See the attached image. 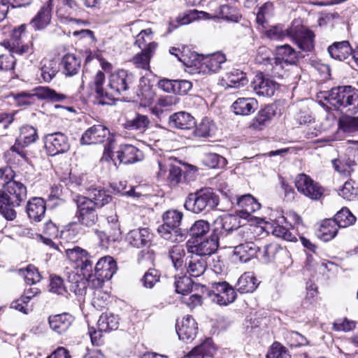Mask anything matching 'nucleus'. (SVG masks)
Masks as SVG:
<instances>
[{
    "label": "nucleus",
    "mask_w": 358,
    "mask_h": 358,
    "mask_svg": "<svg viewBox=\"0 0 358 358\" xmlns=\"http://www.w3.org/2000/svg\"><path fill=\"white\" fill-rule=\"evenodd\" d=\"M20 271L24 275L26 282L29 285L36 284L41 279L39 272L34 266L29 265L24 270L20 269Z\"/></svg>",
    "instance_id": "56"
},
{
    "label": "nucleus",
    "mask_w": 358,
    "mask_h": 358,
    "mask_svg": "<svg viewBox=\"0 0 358 358\" xmlns=\"http://www.w3.org/2000/svg\"><path fill=\"white\" fill-rule=\"evenodd\" d=\"M97 324L98 328L105 332L115 330L118 328L119 319L112 313H104L99 317Z\"/></svg>",
    "instance_id": "42"
},
{
    "label": "nucleus",
    "mask_w": 358,
    "mask_h": 358,
    "mask_svg": "<svg viewBox=\"0 0 358 358\" xmlns=\"http://www.w3.org/2000/svg\"><path fill=\"white\" fill-rule=\"evenodd\" d=\"M134 82V76L132 73L125 70H119L110 76L108 87L116 94H127Z\"/></svg>",
    "instance_id": "7"
},
{
    "label": "nucleus",
    "mask_w": 358,
    "mask_h": 358,
    "mask_svg": "<svg viewBox=\"0 0 358 358\" xmlns=\"http://www.w3.org/2000/svg\"><path fill=\"white\" fill-rule=\"evenodd\" d=\"M34 94L21 92L14 95L15 99L19 104L29 105L32 102L34 96L41 99H49L52 101H59L66 96L64 94H58L55 90L46 87H39L34 90Z\"/></svg>",
    "instance_id": "10"
},
{
    "label": "nucleus",
    "mask_w": 358,
    "mask_h": 358,
    "mask_svg": "<svg viewBox=\"0 0 358 358\" xmlns=\"http://www.w3.org/2000/svg\"><path fill=\"white\" fill-rule=\"evenodd\" d=\"M358 194V189L355 187L352 182L346 181L341 189L340 195L347 200H353Z\"/></svg>",
    "instance_id": "61"
},
{
    "label": "nucleus",
    "mask_w": 358,
    "mask_h": 358,
    "mask_svg": "<svg viewBox=\"0 0 358 358\" xmlns=\"http://www.w3.org/2000/svg\"><path fill=\"white\" fill-rule=\"evenodd\" d=\"M117 269L116 262L110 256L101 257L94 267V272L97 276L110 280Z\"/></svg>",
    "instance_id": "20"
},
{
    "label": "nucleus",
    "mask_w": 358,
    "mask_h": 358,
    "mask_svg": "<svg viewBox=\"0 0 358 358\" xmlns=\"http://www.w3.org/2000/svg\"><path fill=\"white\" fill-rule=\"evenodd\" d=\"M275 54L278 59L286 63L294 64L296 61V52L289 45H283L276 47Z\"/></svg>",
    "instance_id": "45"
},
{
    "label": "nucleus",
    "mask_w": 358,
    "mask_h": 358,
    "mask_svg": "<svg viewBox=\"0 0 358 358\" xmlns=\"http://www.w3.org/2000/svg\"><path fill=\"white\" fill-rule=\"evenodd\" d=\"M295 186L300 193L312 200H319L324 193L323 187L303 173L296 176Z\"/></svg>",
    "instance_id": "6"
},
{
    "label": "nucleus",
    "mask_w": 358,
    "mask_h": 358,
    "mask_svg": "<svg viewBox=\"0 0 358 358\" xmlns=\"http://www.w3.org/2000/svg\"><path fill=\"white\" fill-rule=\"evenodd\" d=\"M183 214L176 210L166 211L162 215L163 224L159 225L157 231L166 240L171 242H182L188 231L180 228Z\"/></svg>",
    "instance_id": "2"
},
{
    "label": "nucleus",
    "mask_w": 358,
    "mask_h": 358,
    "mask_svg": "<svg viewBox=\"0 0 358 358\" xmlns=\"http://www.w3.org/2000/svg\"><path fill=\"white\" fill-rule=\"evenodd\" d=\"M213 224V231L215 234H217L218 236L234 230H237V234L238 235L241 230H245V229L238 230L241 227L240 217L231 214L217 217L214 221Z\"/></svg>",
    "instance_id": "13"
},
{
    "label": "nucleus",
    "mask_w": 358,
    "mask_h": 358,
    "mask_svg": "<svg viewBox=\"0 0 358 358\" xmlns=\"http://www.w3.org/2000/svg\"><path fill=\"white\" fill-rule=\"evenodd\" d=\"M210 224L207 221L199 220L196 221L190 227L188 234L192 237L203 236L209 231Z\"/></svg>",
    "instance_id": "53"
},
{
    "label": "nucleus",
    "mask_w": 358,
    "mask_h": 358,
    "mask_svg": "<svg viewBox=\"0 0 358 358\" xmlns=\"http://www.w3.org/2000/svg\"><path fill=\"white\" fill-rule=\"evenodd\" d=\"M352 48L347 41L335 42L328 48L330 56L339 61L346 59L352 54Z\"/></svg>",
    "instance_id": "32"
},
{
    "label": "nucleus",
    "mask_w": 358,
    "mask_h": 358,
    "mask_svg": "<svg viewBox=\"0 0 358 358\" xmlns=\"http://www.w3.org/2000/svg\"><path fill=\"white\" fill-rule=\"evenodd\" d=\"M52 2V0H48L31 20L30 25L35 30L43 29L50 24L53 7Z\"/></svg>",
    "instance_id": "18"
},
{
    "label": "nucleus",
    "mask_w": 358,
    "mask_h": 358,
    "mask_svg": "<svg viewBox=\"0 0 358 358\" xmlns=\"http://www.w3.org/2000/svg\"><path fill=\"white\" fill-rule=\"evenodd\" d=\"M275 114L274 106L271 105L266 106L258 113L253 120L251 127L255 129L262 130L271 121Z\"/></svg>",
    "instance_id": "34"
},
{
    "label": "nucleus",
    "mask_w": 358,
    "mask_h": 358,
    "mask_svg": "<svg viewBox=\"0 0 358 358\" xmlns=\"http://www.w3.org/2000/svg\"><path fill=\"white\" fill-rule=\"evenodd\" d=\"M219 236L214 231L209 238L201 240L191 246V252L194 255H198L203 257L210 256L218 248Z\"/></svg>",
    "instance_id": "16"
},
{
    "label": "nucleus",
    "mask_w": 358,
    "mask_h": 358,
    "mask_svg": "<svg viewBox=\"0 0 358 358\" xmlns=\"http://www.w3.org/2000/svg\"><path fill=\"white\" fill-rule=\"evenodd\" d=\"M331 164L335 171L338 172L341 176L345 177L350 176L352 171V166L355 165V163L353 162L352 164H344L342 161L338 159H334L331 160Z\"/></svg>",
    "instance_id": "59"
},
{
    "label": "nucleus",
    "mask_w": 358,
    "mask_h": 358,
    "mask_svg": "<svg viewBox=\"0 0 358 358\" xmlns=\"http://www.w3.org/2000/svg\"><path fill=\"white\" fill-rule=\"evenodd\" d=\"M338 127L345 133H353L358 131V117L342 115L338 120Z\"/></svg>",
    "instance_id": "47"
},
{
    "label": "nucleus",
    "mask_w": 358,
    "mask_h": 358,
    "mask_svg": "<svg viewBox=\"0 0 358 358\" xmlns=\"http://www.w3.org/2000/svg\"><path fill=\"white\" fill-rule=\"evenodd\" d=\"M50 291L57 294H64L66 292L64 280L62 278L57 275L51 277Z\"/></svg>",
    "instance_id": "63"
},
{
    "label": "nucleus",
    "mask_w": 358,
    "mask_h": 358,
    "mask_svg": "<svg viewBox=\"0 0 358 358\" xmlns=\"http://www.w3.org/2000/svg\"><path fill=\"white\" fill-rule=\"evenodd\" d=\"M176 292L185 296L192 290V281L187 275L176 277L174 282Z\"/></svg>",
    "instance_id": "49"
},
{
    "label": "nucleus",
    "mask_w": 358,
    "mask_h": 358,
    "mask_svg": "<svg viewBox=\"0 0 358 358\" xmlns=\"http://www.w3.org/2000/svg\"><path fill=\"white\" fill-rule=\"evenodd\" d=\"M227 59L224 54L215 52L206 56L202 62L209 73H216L222 68V64L226 62Z\"/></svg>",
    "instance_id": "39"
},
{
    "label": "nucleus",
    "mask_w": 358,
    "mask_h": 358,
    "mask_svg": "<svg viewBox=\"0 0 358 358\" xmlns=\"http://www.w3.org/2000/svg\"><path fill=\"white\" fill-rule=\"evenodd\" d=\"M338 226L332 218L322 220L317 231V237L321 240L328 242L334 239L338 232Z\"/></svg>",
    "instance_id": "29"
},
{
    "label": "nucleus",
    "mask_w": 358,
    "mask_h": 358,
    "mask_svg": "<svg viewBox=\"0 0 358 358\" xmlns=\"http://www.w3.org/2000/svg\"><path fill=\"white\" fill-rule=\"evenodd\" d=\"M26 186L16 180L8 182L3 191H0V213L8 220L15 219V208L18 207L27 199Z\"/></svg>",
    "instance_id": "1"
},
{
    "label": "nucleus",
    "mask_w": 358,
    "mask_h": 358,
    "mask_svg": "<svg viewBox=\"0 0 358 358\" xmlns=\"http://www.w3.org/2000/svg\"><path fill=\"white\" fill-rule=\"evenodd\" d=\"M45 201L39 197H34L27 203L26 211L29 217L35 221L40 222L45 213Z\"/></svg>",
    "instance_id": "26"
},
{
    "label": "nucleus",
    "mask_w": 358,
    "mask_h": 358,
    "mask_svg": "<svg viewBox=\"0 0 358 358\" xmlns=\"http://www.w3.org/2000/svg\"><path fill=\"white\" fill-rule=\"evenodd\" d=\"M251 87L257 95L271 97L274 95L278 84L262 73H258L252 81Z\"/></svg>",
    "instance_id": "14"
},
{
    "label": "nucleus",
    "mask_w": 358,
    "mask_h": 358,
    "mask_svg": "<svg viewBox=\"0 0 358 358\" xmlns=\"http://www.w3.org/2000/svg\"><path fill=\"white\" fill-rule=\"evenodd\" d=\"M159 274L156 269H149L141 279L143 285L145 288L151 289L159 281Z\"/></svg>",
    "instance_id": "58"
},
{
    "label": "nucleus",
    "mask_w": 358,
    "mask_h": 358,
    "mask_svg": "<svg viewBox=\"0 0 358 358\" xmlns=\"http://www.w3.org/2000/svg\"><path fill=\"white\" fill-rule=\"evenodd\" d=\"M109 134L108 128L102 124H95L87 129L82 135L80 143L91 145L103 143Z\"/></svg>",
    "instance_id": "15"
},
{
    "label": "nucleus",
    "mask_w": 358,
    "mask_h": 358,
    "mask_svg": "<svg viewBox=\"0 0 358 358\" xmlns=\"http://www.w3.org/2000/svg\"><path fill=\"white\" fill-rule=\"evenodd\" d=\"M258 286L257 279L252 273H244L236 283L237 291L241 294L252 293Z\"/></svg>",
    "instance_id": "33"
},
{
    "label": "nucleus",
    "mask_w": 358,
    "mask_h": 358,
    "mask_svg": "<svg viewBox=\"0 0 358 358\" xmlns=\"http://www.w3.org/2000/svg\"><path fill=\"white\" fill-rule=\"evenodd\" d=\"M231 108L236 115H249L258 108V102L252 97L238 98L233 103Z\"/></svg>",
    "instance_id": "25"
},
{
    "label": "nucleus",
    "mask_w": 358,
    "mask_h": 358,
    "mask_svg": "<svg viewBox=\"0 0 358 358\" xmlns=\"http://www.w3.org/2000/svg\"><path fill=\"white\" fill-rule=\"evenodd\" d=\"M291 27L285 29H283V26L281 24L271 27L269 29L266 30V35L268 38L272 40H281L285 37H291Z\"/></svg>",
    "instance_id": "52"
},
{
    "label": "nucleus",
    "mask_w": 358,
    "mask_h": 358,
    "mask_svg": "<svg viewBox=\"0 0 358 358\" xmlns=\"http://www.w3.org/2000/svg\"><path fill=\"white\" fill-rule=\"evenodd\" d=\"M343 104L341 109H345L346 112L355 114L358 112V90L352 86L348 85L345 93L343 97Z\"/></svg>",
    "instance_id": "30"
},
{
    "label": "nucleus",
    "mask_w": 358,
    "mask_h": 358,
    "mask_svg": "<svg viewBox=\"0 0 358 358\" xmlns=\"http://www.w3.org/2000/svg\"><path fill=\"white\" fill-rule=\"evenodd\" d=\"M197 324L194 319L187 315L180 323L176 324V332L180 340L184 341H192L197 334Z\"/></svg>",
    "instance_id": "17"
},
{
    "label": "nucleus",
    "mask_w": 358,
    "mask_h": 358,
    "mask_svg": "<svg viewBox=\"0 0 358 358\" xmlns=\"http://www.w3.org/2000/svg\"><path fill=\"white\" fill-rule=\"evenodd\" d=\"M41 76L46 83H50L58 73L57 62L53 59H44L41 62Z\"/></svg>",
    "instance_id": "40"
},
{
    "label": "nucleus",
    "mask_w": 358,
    "mask_h": 358,
    "mask_svg": "<svg viewBox=\"0 0 358 358\" xmlns=\"http://www.w3.org/2000/svg\"><path fill=\"white\" fill-rule=\"evenodd\" d=\"M237 204L243 208L241 213L245 217L249 216L252 213L259 210L261 208L260 203L250 194H245L238 198Z\"/></svg>",
    "instance_id": "36"
},
{
    "label": "nucleus",
    "mask_w": 358,
    "mask_h": 358,
    "mask_svg": "<svg viewBox=\"0 0 358 358\" xmlns=\"http://www.w3.org/2000/svg\"><path fill=\"white\" fill-rule=\"evenodd\" d=\"M332 219L339 228H346L352 226L357 220L356 217L346 207H343L338 211Z\"/></svg>",
    "instance_id": "41"
},
{
    "label": "nucleus",
    "mask_w": 358,
    "mask_h": 358,
    "mask_svg": "<svg viewBox=\"0 0 358 358\" xmlns=\"http://www.w3.org/2000/svg\"><path fill=\"white\" fill-rule=\"evenodd\" d=\"M208 257H203L198 255H191L187 258L186 266L187 273L192 277L202 275L207 268Z\"/></svg>",
    "instance_id": "23"
},
{
    "label": "nucleus",
    "mask_w": 358,
    "mask_h": 358,
    "mask_svg": "<svg viewBox=\"0 0 358 358\" xmlns=\"http://www.w3.org/2000/svg\"><path fill=\"white\" fill-rule=\"evenodd\" d=\"M65 253L68 259L75 262L78 268H80L82 275L84 276H92L93 268V262L89 253L80 247L74 246L73 248L65 250Z\"/></svg>",
    "instance_id": "8"
},
{
    "label": "nucleus",
    "mask_w": 358,
    "mask_h": 358,
    "mask_svg": "<svg viewBox=\"0 0 358 358\" xmlns=\"http://www.w3.org/2000/svg\"><path fill=\"white\" fill-rule=\"evenodd\" d=\"M37 139V131L34 127L25 125L20 129V134L17 141L22 142L23 145L27 146L30 143H34Z\"/></svg>",
    "instance_id": "48"
},
{
    "label": "nucleus",
    "mask_w": 358,
    "mask_h": 358,
    "mask_svg": "<svg viewBox=\"0 0 358 358\" xmlns=\"http://www.w3.org/2000/svg\"><path fill=\"white\" fill-rule=\"evenodd\" d=\"M157 46V43H150L148 48L134 56L131 62L138 69H149L150 59L153 56Z\"/></svg>",
    "instance_id": "27"
},
{
    "label": "nucleus",
    "mask_w": 358,
    "mask_h": 358,
    "mask_svg": "<svg viewBox=\"0 0 358 358\" xmlns=\"http://www.w3.org/2000/svg\"><path fill=\"white\" fill-rule=\"evenodd\" d=\"M169 125L178 129H189L195 125L194 118L188 113H175L169 117Z\"/></svg>",
    "instance_id": "28"
},
{
    "label": "nucleus",
    "mask_w": 358,
    "mask_h": 358,
    "mask_svg": "<svg viewBox=\"0 0 358 358\" xmlns=\"http://www.w3.org/2000/svg\"><path fill=\"white\" fill-rule=\"evenodd\" d=\"M150 29L142 30L136 37L134 44L137 45L142 50L148 47L150 43H156L152 41V36Z\"/></svg>",
    "instance_id": "55"
},
{
    "label": "nucleus",
    "mask_w": 358,
    "mask_h": 358,
    "mask_svg": "<svg viewBox=\"0 0 358 358\" xmlns=\"http://www.w3.org/2000/svg\"><path fill=\"white\" fill-rule=\"evenodd\" d=\"M267 358H291V357L287 353L285 348L276 342L272 345L267 355Z\"/></svg>",
    "instance_id": "60"
},
{
    "label": "nucleus",
    "mask_w": 358,
    "mask_h": 358,
    "mask_svg": "<svg viewBox=\"0 0 358 358\" xmlns=\"http://www.w3.org/2000/svg\"><path fill=\"white\" fill-rule=\"evenodd\" d=\"M356 323L346 317L338 318L333 323V329L336 331H350L355 329Z\"/></svg>",
    "instance_id": "57"
},
{
    "label": "nucleus",
    "mask_w": 358,
    "mask_h": 358,
    "mask_svg": "<svg viewBox=\"0 0 358 358\" xmlns=\"http://www.w3.org/2000/svg\"><path fill=\"white\" fill-rule=\"evenodd\" d=\"M89 197L87 199L94 204L96 208H101L110 203L112 196L106 190L100 188H94L89 190Z\"/></svg>",
    "instance_id": "35"
},
{
    "label": "nucleus",
    "mask_w": 358,
    "mask_h": 358,
    "mask_svg": "<svg viewBox=\"0 0 358 358\" xmlns=\"http://www.w3.org/2000/svg\"><path fill=\"white\" fill-rule=\"evenodd\" d=\"M196 355H200L202 358L205 356L213 357L216 352V348L210 338L206 339L201 345L192 350Z\"/></svg>",
    "instance_id": "50"
},
{
    "label": "nucleus",
    "mask_w": 358,
    "mask_h": 358,
    "mask_svg": "<svg viewBox=\"0 0 358 358\" xmlns=\"http://www.w3.org/2000/svg\"><path fill=\"white\" fill-rule=\"evenodd\" d=\"M227 88H240L246 85L248 80L246 73L238 69H234L227 74L225 80Z\"/></svg>",
    "instance_id": "37"
},
{
    "label": "nucleus",
    "mask_w": 358,
    "mask_h": 358,
    "mask_svg": "<svg viewBox=\"0 0 358 358\" xmlns=\"http://www.w3.org/2000/svg\"><path fill=\"white\" fill-rule=\"evenodd\" d=\"M210 296L217 304L227 306L235 301L236 292L226 281L213 282Z\"/></svg>",
    "instance_id": "5"
},
{
    "label": "nucleus",
    "mask_w": 358,
    "mask_h": 358,
    "mask_svg": "<svg viewBox=\"0 0 358 358\" xmlns=\"http://www.w3.org/2000/svg\"><path fill=\"white\" fill-rule=\"evenodd\" d=\"M185 256V250L182 245H173L169 251V257L176 269L182 268L184 264Z\"/></svg>",
    "instance_id": "46"
},
{
    "label": "nucleus",
    "mask_w": 358,
    "mask_h": 358,
    "mask_svg": "<svg viewBox=\"0 0 358 358\" xmlns=\"http://www.w3.org/2000/svg\"><path fill=\"white\" fill-rule=\"evenodd\" d=\"M80 275L75 272L69 273L67 280L70 283V289L76 294L83 295L86 291V282Z\"/></svg>",
    "instance_id": "44"
},
{
    "label": "nucleus",
    "mask_w": 358,
    "mask_h": 358,
    "mask_svg": "<svg viewBox=\"0 0 358 358\" xmlns=\"http://www.w3.org/2000/svg\"><path fill=\"white\" fill-rule=\"evenodd\" d=\"M117 157L120 163L129 164L140 161L142 157L141 152L135 146L130 144H122L116 151Z\"/></svg>",
    "instance_id": "19"
},
{
    "label": "nucleus",
    "mask_w": 358,
    "mask_h": 358,
    "mask_svg": "<svg viewBox=\"0 0 358 358\" xmlns=\"http://www.w3.org/2000/svg\"><path fill=\"white\" fill-rule=\"evenodd\" d=\"M81 58L73 53L65 54L61 60L62 72L66 77L77 75L81 68Z\"/></svg>",
    "instance_id": "22"
},
{
    "label": "nucleus",
    "mask_w": 358,
    "mask_h": 358,
    "mask_svg": "<svg viewBox=\"0 0 358 358\" xmlns=\"http://www.w3.org/2000/svg\"><path fill=\"white\" fill-rule=\"evenodd\" d=\"M150 124V120L148 115L136 113L134 117L126 120L124 127L143 133L149 127Z\"/></svg>",
    "instance_id": "31"
},
{
    "label": "nucleus",
    "mask_w": 358,
    "mask_h": 358,
    "mask_svg": "<svg viewBox=\"0 0 358 358\" xmlns=\"http://www.w3.org/2000/svg\"><path fill=\"white\" fill-rule=\"evenodd\" d=\"M289 33H291L290 38L301 50L309 52L313 49L315 36L311 31L306 29L299 23L294 22Z\"/></svg>",
    "instance_id": "9"
},
{
    "label": "nucleus",
    "mask_w": 358,
    "mask_h": 358,
    "mask_svg": "<svg viewBox=\"0 0 358 358\" xmlns=\"http://www.w3.org/2000/svg\"><path fill=\"white\" fill-rule=\"evenodd\" d=\"M219 198L210 188L201 189L188 194L184 206L194 213L213 209L217 206Z\"/></svg>",
    "instance_id": "3"
},
{
    "label": "nucleus",
    "mask_w": 358,
    "mask_h": 358,
    "mask_svg": "<svg viewBox=\"0 0 358 358\" xmlns=\"http://www.w3.org/2000/svg\"><path fill=\"white\" fill-rule=\"evenodd\" d=\"M16 59L13 54L0 55V71L13 70Z\"/></svg>",
    "instance_id": "62"
},
{
    "label": "nucleus",
    "mask_w": 358,
    "mask_h": 358,
    "mask_svg": "<svg viewBox=\"0 0 358 358\" xmlns=\"http://www.w3.org/2000/svg\"><path fill=\"white\" fill-rule=\"evenodd\" d=\"M215 124L210 120L205 119L196 127L194 131L195 136L207 137L212 135L214 131Z\"/></svg>",
    "instance_id": "54"
},
{
    "label": "nucleus",
    "mask_w": 358,
    "mask_h": 358,
    "mask_svg": "<svg viewBox=\"0 0 358 358\" xmlns=\"http://www.w3.org/2000/svg\"><path fill=\"white\" fill-rule=\"evenodd\" d=\"M74 201L76 203L77 211L76 218L78 223L86 227H93L98 221L94 204L87 199V196H77Z\"/></svg>",
    "instance_id": "4"
},
{
    "label": "nucleus",
    "mask_w": 358,
    "mask_h": 358,
    "mask_svg": "<svg viewBox=\"0 0 358 358\" xmlns=\"http://www.w3.org/2000/svg\"><path fill=\"white\" fill-rule=\"evenodd\" d=\"M74 317L69 313L51 315L48 318V322L51 329L59 334L66 332L71 326Z\"/></svg>",
    "instance_id": "24"
},
{
    "label": "nucleus",
    "mask_w": 358,
    "mask_h": 358,
    "mask_svg": "<svg viewBox=\"0 0 358 358\" xmlns=\"http://www.w3.org/2000/svg\"><path fill=\"white\" fill-rule=\"evenodd\" d=\"M245 234H248L245 230H241L238 232L240 241L244 242L235 246L234 250V255L242 262H247L252 258L257 257V253L260 252V247L255 242L248 241Z\"/></svg>",
    "instance_id": "11"
},
{
    "label": "nucleus",
    "mask_w": 358,
    "mask_h": 358,
    "mask_svg": "<svg viewBox=\"0 0 358 358\" xmlns=\"http://www.w3.org/2000/svg\"><path fill=\"white\" fill-rule=\"evenodd\" d=\"M151 238L152 234L148 228H138L128 232L126 241L130 245L140 248L146 246Z\"/></svg>",
    "instance_id": "21"
},
{
    "label": "nucleus",
    "mask_w": 358,
    "mask_h": 358,
    "mask_svg": "<svg viewBox=\"0 0 358 358\" xmlns=\"http://www.w3.org/2000/svg\"><path fill=\"white\" fill-rule=\"evenodd\" d=\"M347 87L348 85H344L332 88L330 91L325 92L324 100L336 108L341 109V105L344 103L343 102V97Z\"/></svg>",
    "instance_id": "38"
},
{
    "label": "nucleus",
    "mask_w": 358,
    "mask_h": 358,
    "mask_svg": "<svg viewBox=\"0 0 358 358\" xmlns=\"http://www.w3.org/2000/svg\"><path fill=\"white\" fill-rule=\"evenodd\" d=\"M201 161L205 166L211 169H222L227 164V161L224 157L213 152L204 153Z\"/></svg>",
    "instance_id": "43"
},
{
    "label": "nucleus",
    "mask_w": 358,
    "mask_h": 358,
    "mask_svg": "<svg viewBox=\"0 0 358 358\" xmlns=\"http://www.w3.org/2000/svg\"><path fill=\"white\" fill-rule=\"evenodd\" d=\"M110 295L102 289H96L94 292L92 301V306L97 310H101L108 303Z\"/></svg>",
    "instance_id": "51"
},
{
    "label": "nucleus",
    "mask_w": 358,
    "mask_h": 358,
    "mask_svg": "<svg viewBox=\"0 0 358 358\" xmlns=\"http://www.w3.org/2000/svg\"><path fill=\"white\" fill-rule=\"evenodd\" d=\"M44 143L46 152L50 156L65 153L70 149L68 137L62 132L47 134Z\"/></svg>",
    "instance_id": "12"
},
{
    "label": "nucleus",
    "mask_w": 358,
    "mask_h": 358,
    "mask_svg": "<svg viewBox=\"0 0 358 358\" xmlns=\"http://www.w3.org/2000/svg\"><path fill=\"white\" fill-rule=\"evenodd\" d=\"M167 180L172 185H176L182 181V170L180 166L173 165L171 163L169 169Z\"/></svg>",
    "instance_id": "64"
}]
</instances>
